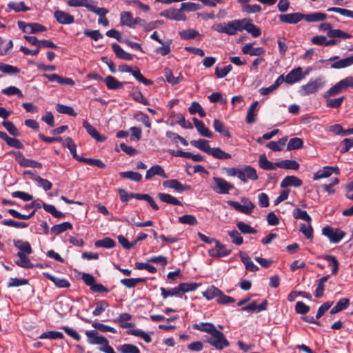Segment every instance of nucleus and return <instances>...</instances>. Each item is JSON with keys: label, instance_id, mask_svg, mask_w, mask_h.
<instances>
[{"label": "nucleus", "instance_id": "1a4fd4ad", "mask_svg": "<svg viewBox=\"0 0 353 353\" xmlns=\"http://www.w3.org/2000/svg\"><path fill=\"white\" fill-rule=\"evenodd\" d=\"M304 75L303 74V70L301 67H297L292 70L285 77V82L288 84H293L300 81Z\"/></svg>", "mask_w": 353, "mask_h": 353}, {"label": "nucleus", "instance_id": "f704fd0d", "mask_svg": "<svg viewBox=\"0 0 353 353\" xmlns=\"http://www.w3.org/2000/svg\"><path fill=\"white\" fill-rule=\"evenodd\" d=\"M72 229V225L70 222H64L61 224L55 225L51 228V232L55 235L61 234L68 230Z\"/></svg>", "mask_w": 353, "mask_h": 353}, {"label": "nucleus", "instance_id": "bb28decb", "mask_svg": "<svg viewBox=\"0 0 353 353\" xmlns=\"http://www.w3.org/2000/svg\"><path fill=\"white\" fill-rule=\"evenodd\" d=\"M288 141V137H283L277 141L269 142L266 147L274 152L281 151Z\"/></svg>", "mask_w": 353, "mask_h": 353}, {"label": "nucleus", "instance_id": "f03ea898", "mask_svg": "<svg viewBox=\"0 0 353 353\" xmlns=\"http://www.w3.org/2000/svg\"><path fill=\"white\" fill-rule=\"evenodd\" d=\"M243 19L233 20L228 23H219L214 30L220 33H225L228 35H235L238 32L242 31Z\"/></svg>", "mask_w": 353, "mask_h": 353}, {"label": "nucleus", "instance_id": "c756f323", "mask_svg": "<svg viewBox=\"0 0 353 353\" xmlns=\"http://www.w3.org/2000/svg\"><path fill=\"white\" fill-rule=\"evenodd\" d=\"M276 165L278 168L283 169H288L297 170L299 168V164L294 160H282L279 162H276Z\"/></svg>", "mask_w": 353, "mask_h": 353}, {"label": "nucleus", "instance_id": "4c0bfd02", "mask_svg": "<svg viewBox=\"0 0 353 353\" xmlns=\"http://www.w3.org/2000/svg\"><path fill=\"white\" fill-rule=\"evenodd\" d=\"M353 64V56L340 59L331 65L332 68L340 69L348 67Z\"/></svg>", "mask_w": 353, "mask_h": 353}, {"label": "nucleus", "instance_id": "09e8293b", "mask_svg": "<svg viewBox=\"0 0 353 353\" xmlns=\"http://www.w3.org/2000/svg\"><path fill=\"white\" fill-rule=\"evenodd\" d=\"M130 73L133 75V77L139 81L141 82L145 85H150L153 84V81L150 79H148L145 78L141 73L140 70L139 68H136L134 70L132 69Z\"/></svg>", "mask_w": 353, "mask_h": 353}, {"label": "nucleus", "instance_id": "b1692460", "mask_svg": "<svg viewBox=\"0 0 353 353\" xmlns=\"http://www.w3.org/2000/svg\"><path fill=\"white\" fill-rule=\"evenodd\" d=\"M112 48L118 58L127 61L133 59L132 55L124 51L119 44L113 43Z\"/></svg>", "mask_w": 353, "mask_h": 353}, {"label": "nucleus", "instance_id": "49530a36", "mask_svg": "<svg viewBox=\"0 0 353 353\" xmlns=\"http://www.w3.org/2000/svg\"><path fill=\"white\" fill-rule=\"evenodd\" d=\"M341 92H345L347 88L353 87V77H347L336 83Z\"/></svg>", "mask_w": 353, "mask_h": 353}, {"label": "nucleus", "instance_id": "e2e57ef3", "mask_svg": "<svg viewBox=\"0 0 353 353\" xmlns=\"http://www.w3.org/2000/svg\"><path fill=\"white\" fill-rule=\"evenodd\" d=\"M0 71L5 74H19L20 69L11 65L0 63Z\"/></svg>", "mask_w": 353, "mask_h": 353}, {"label": "nucleus", "instance_id": "412c9836", "mask_svg": "<svg viewBox=\"0 0 353 353\" xmlns=\"http://www.w3.org/2000/svg\"><path fill=\"white\" fill-rule=\"evenodd\" d=\"M303 184L301 179L295 176H288L283 179L281 183V187L283 188L294 186L300 187Z\"/></svg>", "mask_w": 353, "mask_h": 353}, {"label": "nucleus", "instance_id": "5fc2aeb1", "mask_svg": "<svg viewBox=\"0 0 353 353\" xmlns=\"http://www.w3.org/2000/svg\"><path fill=\"white\" fill-rule=\"evenodd\" d=\"M329 278H330V276L327 275V276L321 277L319 280L317 288H316V289L315 290V293H314V295L316 298H320L323 296V291H324L325 283L329 279Z\"/></svg>", "mask_w": 353, "mask_h": 353}, {"label": "nucleus", "instance_id": "e433bc0d", "mask_svg": "<svg viewBox=\"0 0 353 353\" xmlns=\"http://www.w3.org/2000/svg\"><path fill=\"white\" fill-rule=\"evenodd\" d=\"M158 196L159 199L164 203L172 204L174 205H182V203L174 196L165 193H159Z\"/></svg>", "mask_w": 353, "mask_h": 353}, {"label": "nucleus", "instance_id": "cd10ccee", "mask_svg": "<svg viewBox=\"0 0 353 353\" xmlns=\"http://www.w3.org/2000/svg\"><path fill=\"white\" fill-rule=\"evenodd\" d=\"M241 261L245 265V269L248 271L256 272L259 268L254 264L251 261L250 256L245 252H240L239 253Z\"/></svg>", "mask_w": 353, "mask_h": 353}, {"label": "nucleus", "instance_id": "9d476101", "mask_svg": "<svg viewBox=\"0 0 353 353\" xmlns=\"http://www.w3.org/2000/svg\"><path fill=\"white\" fill-rule=\"evenodd\" d=\"M279 18L281 23L288 24H296L303 19V14L300 12L280 14Z\"/></svg>", "mask_w": 353, "mask_h": 353}, {"label": "nucleus", "instance_id": "774afa93", "mask_svg": "<svg viewBox=\"0 0 353 353\" xmlns=\"http://www.w3.org/2000/svg\"><path fill=\"white\" fill-rule=\"evenodd\" d=\"M119 351L121 353H140L139 348L132 344H124L120 347Z\"/></svg>", "mask_w": 353, "mask_h": 353}, {"label": "nucleus", "instance_id": "423d86ee", "mask_svg": "<svg viewBox=\"0 0 353 353\" xmlns=\"http://www.w3.org/2000/svg\"><path fill=\"white\" fill-rule=\"evenodd\" d=\"M322 234L327 236L332 243L340 242L345 236V232L341 230L334 229L330 226H325L322 229Z\"/></svg>", "mask_w": 353, "mask_h": 353}, {"label": "nucleus", "instance_id": "680f3d73", "mask_svg": "<svg viewBox=\"0 0 353 353\" xmlns=\"http://www.w3.org/2000/svg\"><path fill=\"white\" fill-rule=\"evenodd\" d=\"M28 26V34H37L47 30L44 26L38 23H29Z\"/></svg>", "mask_w": 353, "mask_h": 353}, {"label": "nucleus", "instance_id": "603ef678", "mask_svg": "<svg viewBox=\"0 0 353 353\" xmlns=\"http://www.w3.org/2000/svg\"><path fill=\"white\" fill-rule=\"evenodd\" d=\"M146 280L144 278H136V279H123L121 280V283L128 288L135 287L139 283H144Z\"/></svg>", "mask_w": 353, "mask_h": 353}, {"label": "nucleus", "instance_id": "bf43d9fd", "mask_svg": "<svg viewBox=\"0 0 353 353\" xmlns=\"http://www.w3.org/2000/svg\"><path fill=\"white\" fill-rule=\"evenodd\" d=\"M258 105V101H254L252 103L250 107L249 108L247 115H246V122L249 124L252 123L255 121V109Z\"/></svg>", "mask_w": 353, "mask_h": 353}, {"label": "nucleus", "instance_id": "c03bdc74", "mask_svg": "<svg viewBox=\"0 0 353 353\" xmlns=\"http://www.w3.org/2000/svg\"><path fill=\"white\" fill-rule=\"evenodd\" d=\"M221 294V290L214 285L209 287L205 292H203V296L208 300H211L214 298H218L219 294Z\"/></svg>", "mask_w": 353, "mask_h": 353}, {"label": "nucleus", "instance_id": "37998d69", "mask_svg": "<svg viewBox=\"0 0 353 353\" xmlns=\"http://www.w3.org/2000/svg\"><path fill=\"white\" fill-rule=\"evenodd\" d=\"M213 127L217 132L223 134L228 138H231L230 132L225 128L223 123L220 120L214 119L213 121Z\"/></svg>", "mask_w": 353, "mask_h": 353}, {"label": "nucleus", "instance_id": "7c9ffc66", "mask_svg": "<svg viewBox=\"0 0 353 353\" xmlns=\"http://www.w3.org/2000/svg\"><path fill=\"white\" fill-rule=\"evenodd\" d=\"M14 245L20 250L19 252L30 254L32 252V248L28 241L22 240H14Z\"/></svg>", "mask_w": 353, "mask_h": 353}, {"label": "nucleus", "instance_id": "a878e982", "mask_svg": "<svg viewBox=\"0 0 353 353\" xmlns=\"http://www.w3.org/2000/svg\"><path fill=\"white\" fill-rule=\"evenodd\" d=\"M109 90H117L122 88L125 82H120L112 76H108L103 79Z\"/></svg>", "mask_w": 353, "mask_h": 353}, {"label": "nucleus", "instance_id": "0e129e2a", "mask_svg": "<svg viewBox=\"0 0 353 353\" xmlns=\"http://www.w3.org/2000/svg\"><path fill=\"white\" fill-rule=\"evenodd\" d=\"M329 166L323 167L322 170H319L314 174L313 179L316 181L323 178H327L332 175Z\"/></svg>", "mask_w": 353, "mask_h": 353}, {"label": "nucleus", "instance_id": "dca6fc26", "mask_svg": "<svg viewBox=\"0 0 353 353\" xmlns=\"http://www.w3.org/2000/svg\"><path fill=\"white\" fill-rule=\"evenodd\" d=\"M155 175L159 176L163 179L168 178V176L165 172L163 168L159 165L152 166L146 171L145 179L150 180Z\"/></svg>", "mask_w": 353, "mask_h": 353}, {"label": "nucleus", "instance_id": "8fccbe9b", "mask_svg": "<svg viewBox=\"0 0 353 353\" xmlns=\"http://www.w3.org/2000/svg\"><path fill=\"white\" fill-rule=\"evenodd\" d=\"M164 76L168 83L172 85H176L181 81L182 77L179 75L177 77L173 76L172 72L169 68H165L164 70Z\"/></svg>", "mask_w": 353, "mask_h": 353}, {"label": "nucleus", "instance_id": "de8ad7c7", "mask_svg": "<svg viewBox=\"0 0 353 353\" xmlns=\"http://www.w3.org/2000/svg\"><path fill=\"white\" fill-rule=\"evenodd\" d=\"M130 73L133 75V77L139 81L141 82L145 85H150L153 84V81L150 79H148L145 78L141 73L140 70L139 68H136L134 70L132 69Z\"/></svg>", "mask_w": 353, "mask_h": 353}, {"label": "nucleus", "instance_id": "4468645a", "mask_svg": "<svg viewBox=\"0 0 353 353\" xmlns=\"http://www.w3.org/2000/svg\"><path fill=\"white\" fill-rule=\"evenodd\" d=\"M242 30H245L252 34L253 37H259L261 34V30L259 28L251 23L250 19H243Z\"/></svg>", "mask_w": 353, "mask_h": 353}, {"label": "nucleus", "instance_id": "052dcab7", "mask_svg": "<svg viewBox=\"0 0 353 353\" xmlns=\"http://www.w3.org/2000/svg\"><path fill=\"white\" fill-rule=\"evenodd\" d=\"M237 228L243 234H255L256 233V230L252 228L250 225L243 222L239 221L236 223Z\"/></svg>", "mask_w": 353, "mask_h": 353}, {"label": "nucleus", "instance_id": "aec40b11", "mask_svg": "<svg viewBox=\"0 0 353 353\" xmlns=\"http://www.w3.org/2000/svg\"><path fill=\"white\" fill-rule=\"evenodd\" d=\"M242 52L245 54L250 56H261L265 54V50L263 48H253L252 43H247L242 48Z\"/></svg>", "mask_w": 353, "mask_h": 353}, {"label": "nucleus", "instance_id": "3c124183", "mask_svg": "<svg viewBox=\"0 0 353 353\" xmlns=\"http://www.w3.org/2000/svg\"><path fill=\"white\" fill-rule=\"evenodd\" d=\"M349 304V300L346 298L341 299L336 304L334 307H333L330 311V313L334 314L339 312L340 311L345 309Z\"/></svg>", "mask_w": 353, "mask_h": 353}, {"label": "nucleus", "instance_id": "f3484780", "mask_svg": "<svg viewBox=\"0 0 353 353\" xmlns=\"http://www.w3.org/2000/svg\"><path fill=\"white\" fill-rule=\"evenodd\" d=\"M83 126L85 128L87 132L96 141H104L106 139V137L103 135H101L93 126H92L88 121L84 120L83 121Z\"/></svg>", "mask_w": 353, "mask_h": 353}, {"label": "nucleus", "instance_id": "9b49d317", "mask_svg": "<svg viewBox=\"0 0 353 353\" xmlns=\"http://www.w3.org/2000/svg\"><path fill=\"white\" fill-rule=\"evenodd\" d=\"M160 16L164 17L170 19H174L176 21H185L186 20L185 15L177 9H168L160 12Z\"/></svg>", "mask_w": 353, "mask_h": 353}, {"label": "nucleus", "instance_id": "ea45409f", "mask_svg": "<svg viewBox=\"0 0 353 353\" xmlns=\"http://www.w3.org/2000/svg\"><path fill=\"white\" fill-rule=\"evenodd\" d=\"M94 245L97 248H112L116 245V243L112 239L105 237L103 239L96 241Z\"/></svg>", "mask_w": 353, "mask_h": 353}, {"label": "nucleus", "instance_id": "2eb2a0df", "mask_svg": "<svg viewBox=\"0 0 353 353\" xmlns=\"http://www.w3.org/2000/svg\"><path fill=\"white\" fill-rule=\"evenodd\" d=\"M163 185L167 188H172L177 192H183L190 189V185H183L176 179H170L163 182Z\"/></svg>", "mask_w": 353, "mask_h": 353}, {"label": "nucleus", "instance_id": "4d7b16f0", "mask_svg": "<svg viewBox=\"0 0 353 353\" xmlns=\"http://www.w3.org/2000/svg\"><path fill=\"white\" fill-rule=\"evenodd\" d=\"M56 110L58 112L61 114H65L73 117L77 116V113L75 112L74 109L70 106L58 103L56 105Z\"/></svg>", "mask_w": 353, "mask_h": 353}, {"label": "nucleus", "instance_id": "c85d7f7f", "mask_svg": "<svg viewBox=\"0 0 353 353\" xmlns=\"http://www.w3.org/2000/svg\"><path fill=\"white\" fill-rule=\"evenodd\" d=\"M63 145L64 147H66L70 150V153L72 154V157L80 162V159L83 157L79 156L77 154V147L74 141L70 137H67L65 139L64 141L63 142Z\"/></svg>", "mask_w": 353, "mask_h": 353}, {"label": "nucleus", "instance_id": "20e7f679", "mask_svg": "<svg viewBox=\"0 0 353 353\" xmlns=\"http://www.w3.org/2000/svg\"><path fill=\"white\" fill-rule=\"evenodd\" d=\"M212 180L213 184L211 185V188L218 194H228L230 190L234 188L233 184L228 182L223 178L214 176Z\"/></svg>", "mask_w": 353, "mask_h": 353}, {"label": "nucleus", "instance_id": "6ab92c4d", "mask_svg": "<svg viewBox=\"0 0 353 353\" xmlns=\"http://www.w3.org/2000/svg\"><path fill=\"white\" fill-rule=\"evenodd\" d=\"M44 276L50 280L54 284L60 288H68L70 286V282L65 279H61L59 277H56L54 276L51 275L48 272L43 273Z\"/></svg>", "mask_w": 353, "mask_h": 353}, {"label": "nucleus", "instance_id": "13d9d810", "mask_svg": "<svg viewBox=\"0 0 353 353\" xmlns=\"http://www.w3.org/2000/svg\"><path fill=\"white\" fill-rule=\"evenodd\" d=\"M40 339H63V334L57 331H48L43 332L39 337Z\"/></svg>", "mask_w": 353, "mask_h": 353}, {"label": "nucleus", "instance_id": "39448f33", "mask_svg": "<svg viewBox=\"0 0 353 353\" xmlns=\"http://www.w3.org/2000/svg\"><path fill=\"white\" fill-rule=\"evenodd\" d=\"M241 201L243 204L234 201H229L228 203L238 212L248 215L250 214L255 207L254 204L248 198L242 199Z\"/></svg>", "mask_w": 353, "mask_h": 353}, {"label": "nucleus", "instance_id": "a211bd4d", "mask_svg": "<svg viewBox=\"0 0 353 353\" xmlns=\"http://www.w3.org/2000/svg\"><path fill=\"white\" fill-rule=\"evenodd\" d=\"M88 338V342L94 345H102L104 342L107 341V339L99 334L95 330L87 331L85 332Z\"/></svg>", "mask_w": 353, "mask_h": 353}, {"label": "nucleus", "instance_id": "6e6552de", "mask_svg": "<svg viewBox=\"0 0 353 353\" xmlns=\"http://www.w3.org/2000/svg\"><path fill=\"white\" fill-rule=\"evenodd\" d=\"M209 255L212 257H223L227 256L231 253V250L221 243L218 240L214 242V248L210 249Z\"/></svg>", "mask_w": 353, "mask_h": 353}, {"label": "nucleus", "instance_id": "7ed1b4c3", "mask_svg": "<svg viewBox=\"0 0 353 353\" xmlns=\"http://www.w3.org/2000/svg\"><path fill=\"white\" fill-rule=\"evenodd\" d=\"M325 85L323 77L311 79L307 83L301 87L299 92L302 96L314 94L322 89Z\"/></svg>", "mask_w": 353, "mask_h": 353}, {"label": "nucleus", "instance_id": "c9c22d12", "mask_svg": "<svg viewBox=\"0 0 353 353\" xmlns=\"http://www.w3.org/2000/svg\"><path fill=\"white\" fill-rule=\"evenodd\" d=\"M17 255L19 257V260L16 261V264L18 266L24 268H30L33 267V265L31 263L30 259L26 256V254H23V252H18Z\"/></svg>", "mask_w": 353, "mask_h": 353}, {"label": "nucleus", "instance_id": "58836bf2", "mask_svg": "<svg viewBox=\"0 0 353 353\" xmlns=\"http://www.w3.org/2000/svg\"><path fill=\"white\" fill-rule=\"evenodd\" d=\"M8 7L16 12H27L30 10V8L26 6L23 1L14 2L10 1L8 4Z\"/></svg>", "mask_w": 353, "mask_h": 353}, {"label": "nucleus", "instance_id": "f257e3e1", "mask_svg": "<svg viewBox=\"0 0 353 353\" xmlns=\"http://www.w3.org/2000/svg\"><path fill=\"white\" fill-rule=\"evenodd\" d=\"M194 329L206 332L209 336H205V341L214 347L216 350H222L230 345V343L223 333L218 330L212 323H200L193 325Z\"/></svg>", "mask_w": 353, "mask_h": 353}, {"label": "nucleus", "instance_id": "79ce46f5", "mask_svg": "<svg viewBox=\"0 0 353 353\" xmlns=\"http://www.w3.org/2000/svg\"><path fill=\"white\" fill-rule=\"evenodd\" d=\"M199 284L195 283H181L177 287L179 291L180 295L183 293L194 291L197 289Z\"/></svg>", "mask_w": 353, "mask_h": 353}, {"label": "nucleus", "instance_id": "473e14b6", "mask_svg": "<svg viewBox=\"0 0 353 353\" xmlns=\"http://www.w3.org/2000/svg\"><path fill=\"white\" fill-rule=\"evenodd\" d=\"M133 19L130 12L124 11L120 14V21L122 26L133 28Z\"/></svg>", "mask_w": 353, "mask_h": 353}, {"label": "nucleus", "instance_id": "0eeeda50", "mask_svg": "<svg viewBox=\"0 0 353 353\" xmlns=\"http://www.w3.org/2000/svg\"><path fill=\"white\" fill-rule=\"evenodd\" d=\"M243 183H247L248 180L256 181L258 179L256 170L250 165H245L240 168L238 177Z\"/></svg>", "mask_w": 353, "mask_h": 353}, {"label": "nucleus", "instance_id": "338daca9", "mask_svg": "<svg viewBox=\"0 0 353 353\" xmlns=\"http://www.w3.org/2000/svg\"><path fill=\"white\" fill-rule=\"evenodd\" d=\"M353 147V138H346L340 143V152L342 154L346 153Z\"/></svg>", "mask_w": 353, "mask_h": 353}, {"label": "nucleus", "instance_id": "5701e85b", "mask_svg": "<svg viewBox=\"0 0 353 353\" xmlns=\"http://www.w3.org/2000/svg\"><path fill=\"white\" fill-rule=\"evenodd\" d=\"M190 143L210 155L213 148L210 146L209 141L205 139L193 140L190 141Z\"/></svg>", "mask_w": 353, "mask_h": 353}, {"label": "nucleus", "instance_id": "6e6d98bb", "mask_svg": "<svg viewBox=\"0 0 353 353\" xmlns=\"http://www.w3.org/2000/svg\"><path fill=\"white\" fill-rule=\"evenodd\" d=\"M303 145V141L301 138L294 137L290 139L288 145V150H293L296 149L301 148Z\"/></svg>", "mask_w": 353, "mask_h": 353}, {"label": "nucleus", "instance_id": "72a5a7b5", "mask_svg": "<svg viewBox=\"0 0 353 353\" xmlns=\"http://www.w3.org/2000/svg\"><path fill=\"white\" fill-rule=\"evenodd\" d=\"M303 19L307 22H317L323 21L326 19L327 15L322 12H314L312 14H303Z\"/></svg>", "mask_w": 353, "mask_h": 353}, {"label": "nucleus", "instance_id": "393cba45", "mask_svg": "<svg viewBox=\"0 0 353 353\" xmlns=\"http://www.w3.org/2000/svg\"><path fill=\"white\" fill-rule=\"evenodd\" d=\"M259 165L261 168L265 170H274L276 168V163L270 161L265 154H261L259 159Z\"/></svg>", "mask_w": 353, "mask_h": 353}, {"label": "nucleus", "instance_id": "4be33fe9", "mask_svg": "<svg viewBox=\"0 0 353 353\" xmlns=\"http://www.w3.org/2000/svg\"><path fill=\"white\" fill-rule=\"evenodd\" d=\"M193 122H194V124L196 130H198L199 133L201 135L208 137V138L212 137V136H213L212 132H211L210 130L207 127H205V125L203 121L194 117Z\"/></svg>", "mask_w": 353, "mask_h": 353}, {"label": "nucleus", "instance_id": "a19ab883", "mask_svg": "<svg viewBox=\"0 0 353 353\" xmlns=\"http://www.w3.org/2000/svg\"><path fill=\"white\" fill-rule=\"evenodd\" d=\"M210 155H212L214 158L220 160L229 159L232 158L230 154L224 152L220 148L218 147L212 148Z\"/></svg>", "mask_w": 353, "mask_h": 353}, {"label": "nucleus", "instance_id": "2f4dec72", "mask_svg": "<svg viewBox=\"0 0 353 353\" xmlns=\"http://www.w3.org/2000/svg\"><path fill=\"white\" fill-rule=\"evenodd\" d=\"M325 99V104L330 108H339L341 106L343 102L345 99V96H342L336 99H331V97H323Z\"/></svg>", "mask_w": 353, "mask_h": 353}, {"label": "nucleus", "instance_id": "69168bd1", "mask_svg": "<svg viewBox=\"0 0 353 353\" xmlns=\"http://www.w3.org/2000/svg\"><path fill=\"white\" fill-rule=\"evenodd\" d=\"M180 37L183 39H192L196 38L199 33L197 30L194 29H188L181 31L179 32Z\"/></svg>", "mask_w": 353, "mask_h": 353}, {"label": "nucleus", "instance_id": "f8f14e48", "mask_svg": "<svg viewBox=\"0 0 353 353\" xmlns=\"http://www.w3.org/2000/svg\"><path fill=\"white\" fill-rule=\"evenodd\" d=\"M54 17L61 24L69 25L74 22V18L72 15L62 10H56L54 12Z\"/></svg>", "mask_w": 353, "mask_h": 353}, {"label": "nucleus", "instance_id": "ddd939ff", "mask_svg": "<svg viewBox=\"0 0 353 353\" xmlns=\"http://www.w3.org/2000/svg\"><path fill=\"white\" fill-rule=\"evenodd\" d=\"M43 77L50 82L57 81L61 85H74V81L71 78L63 77L57 74H43Z\"/></svg>", "mask_w": 353, "mask_h": 353}, {"label": "nucleus", "instance_id": "a18cd8bd", "mask_svg": "<svg viewBox=\"0 0 353 353\" xmlns=\"http://www.w3.org/2000/svg\"><path fill=\"white\" fill-rule=\"evenodd\" d=\"M292 214L294 218L296 219H301L307 221V223H311L312 221V218L307 212L305 210H301L300 208H296L293 211Z\"/></svg>", "mask_w": 353, "mask_h": 353}, {"label": "nucleus", "instance_id": "864d4df0", "mask_svg": "<svg viewBox=\"0 0 353 353\" xmlns=\"http://www.w3.org/2000/svg\"><path fill=\"white\" fill-rule=\"evenodd\" d=\"M119 174L123 178L130 179V180L136 182H139L142 179L141 174L133 171L121 172Z\"/></svg>", "mask_w": 353, "mask_h": 353}]
</instances>
